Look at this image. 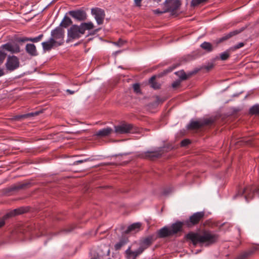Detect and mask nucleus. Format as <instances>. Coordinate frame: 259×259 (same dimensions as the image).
Here are the masks:
<instances>
[{"instance_id":"1","label":"nucleus","mask_w":259,"mask_h":259,"mask_svg":"<svg viewBox=\"0 0 259 259\" xmlns=\"http://www.w3.org/2000/svg\"><path fill=\"white\" fill-rule=\"evenodd\" d=\"M187 238L190 240L194 245L200 244L201 245L208 246L214 243L218 237L209 231H204L198 233H189L187 235Z\"/></svg>"},{"instance_id":"2","label":"nucleus","mask_w":259,"mask_h":259,"mask_svg":"<svg viewBox=\"0 0 259 259\" xmlns=\"http://www.w3.org/2000/svg\"><path fill=\"white\" fill-rule=\"evenodd\" d=\"M255 193L257 194L259 197V188H255L253 186L248 185L243 189L239 190L238 193L234 196V198L243 195L246 201L249 202L253 198Z\"/></svg>"},{"instance_id":"3","label":"nucleus","mask_w":259,"mask_h":259,"mask_svg":"<svg viewBox=\"0 0 259 259\" xmlns=\"http://www.w3.org/2000/svg\"><path fill=\"white\" fill-rule=\"evenodd\" d=\"M64 30L60 26L57 27L52 30L51 33V38L57 44V46H61L64 42Z\"/></svg>"},{"instance_id":"4","label":"nucleus","mask_w":259,"mask_h":259,"mask_svg":"<svg viewBox=\"0 0 259 259\" xmlns=\"http://www.w3.org/2000/svg\"><path fill=\"white\" fill-rule=\"evenodd\" d=\"M83 35L81 29L77 25H72L67 30V39L66 41L69 42L74 39L79 38Z\"/></svg>"},{"instance_id":"5","label":"nucleus","mask_w":259,"mask_h":259,"mask_svg":"<svg viewBox=\"0 0 259 259\" xmlns=\"http://www.w3.org/2000/svg\"><path fill=\"white\" fill-rule=\"evenodd\" d=\"M213 122L212 118H201L198 120H192L187 125L188 129H198L204 125L211 124Z\"/></svg>"},{"instance_id":"6","label":"nucleus","mask_w":259,"mask_h":259,"mask_svg":"<svg viewBox=\"0 0 259 259\" xmlns=\"http://www.w3.org/2000/svg\"><path fill=\"white\" fill-rule=\"evenodd\" d=\"M204 212L203 211L197 212L190 217L189 219L184 222V225L188 227L197 224L204 217Z\"/></svg>"},{"instance_id":"7","label":"nucleus","mask_w":259,"mask_h":259,"mask_svg":"<svg viewBox=\"0 0 259 259\" xmlns=\"http://www.w3.org/2000/svg\"><path fill=\"white\" fill-rule=\"evenodd\" d=\"M136 132L133 125L131 124H122L115 126V132L118 134L133 133Z\"/></svg>"},{"instance_id":"8","label":"nucleus","mask_w":259,"mask_h":259,"mask_svg":"<svg viewBox=\"0 0 259 259\" xmlns=\"http://www.w3.org/2000/svg\"><path fill=\"white\" fill-rule=\"evenodd\" d=\"M92 15L98 25L102 24L105 18V14L104 10L101 9L96 8L92 9Z\"/></svg>"},{"instance_id":"9","label":"nucleus","mask_w":259,"mask_h":259,"mask_svg":"<svg viewBox=\"0 0 259 259\" xmlns=\"http://www.w3.org/2000/svg\"><path fill=\"white\" fill-rule=\"evenodd\" d=\"M7 69L10 71H13L19 66V61L18 58L15 56H9L7 58L6 63Z\"/></svg>"},{"instance_id":"10","label":"nucleus","mask_w":259,"mask_h":259,"mask_svg":"<svg viewBox=\"0 0 259 259\" xmlns=\"http://www.w3.org/2000/svg\"><path fill=\"white\" fill-rule=\"evenodd\" d=\"M27 210L23 207L18 208L13 210L10 211L6 214L4 218L0 220V228L3 226L5 225V220L6 219L8 218L9 217L15 216L16 215L22 214L25 212H26Z\"/></svg>"},{"instance_id":"11","label":"nucleus","mask_w":259,"mask_h":259,"mask_svg":"<svg viewBox=\"0 0 259 259\" xmlns=\"http://www.w3.org/2000/svg\"><path fill=\"white\" fill-rule=\"evenodd\" d=\"M165 5L167 9L166 11H174L180 6L181 2L179 0H165Z\"/></svg>"},{"instance_id":"12","label":"nucleus","mask_w":259,"mask_h":259,"mask_svg":"<svg viewBox=\"0 0 259 259\" xmlns=\"http://www.w3.org/2000/svg\"><path fill=\"white\" fill-rule=\"evenodd\" d=\"M69 14L78 21H83L87 18L86 13L82 10L71 11L69 12Z\"/></svg>"},{"instance_id":"13","label":"nucleus","mask_w":259,"mask_h":259,"mask_svg":"<svg viewBox=\"0 0 259 259\" xmlns=\"http://www.w3.org/2000/svg\"><path fill=\"white\" fill-rule=\"evenodd\" d=\"M2 48L12 53H17L20 52L19 46L15 42H9L2 46Z\"/></svg>"},{"instance_id":"14","label":"nucleus","mask_w":259,"mask_h":259,"mask_svg":"<svg viewBox=\"0 0 259 259\" xmlns=\"http://www.w3.org/2000/svg\"><path fill=\"white\" fill-rule=\"evenodd\" d=\"M142 249L138 248L137 250L133 251L131 250V247H128L125 251L126 259H136L139 254L142 253Z\"/></svg>"},{"instance_id":"15","label":"nucleus","mask_w":259,"mask_h":259,"mask_svg":"<svg viewBox=\"0 0 259 259\" xmlns=\"http://www.w3.org/2000/svg\"><path fill=\"white\" fill-rule=\"evenodd\" d=\"M161 148H158L157 150L154 151H147L145 152L144 157L153 160L154 158L159 157L161 155Z\"/></svg>"},{"instance_id":"16","label":"nucleus","mask_w":259,"mask_h":259,"mask_svg":"<svg viewBox=\"0 0 259 259\" xmlns=\"http://www.w3.org/2000/svg\"><path fill=\"white\" fill-rule=\"evenodd\" d=\"M41 45L44 51L45 52L49 51L54 47L57 46V44L53 40V38H51V37L48 40L42 42L41 43Z\"/></svg>"},{"instance_id":"17","label":"nucleus","mask_w":259,"mask_h":259,"mask_svg":"<svg viewBox=\"0 0 259 259\" xmlns=\"http://www.w3.org/2000/svg\"><path fill=\"white\" fill-rule=\"evenodd\" d=\"M183 225H185L184 222H177L176 223L173 224L171 227H169V228H170V232L171 235H173L181 231Z\"/></svg>"},{"instance_id":"18","label":"nucleus","mask_w":259,"mask_h":259,"mask_svg":"<svg viewBox=\"0 0 259 259\" xmlns=\"http://www.w3.org/2000/svg\"><path fill=\"white\" fill-rule=\"evenodd\" d=\"M240 32H241V31H240V30H236L231 31V32H229V33L226 34L222 37L217 39L216 43L217 44H218L221 43L225 40H227V39H229L231 37L238 34Z\"/></svg>"},{"instance_id":"19","label":"nucleus","mask_w":259,"mask_h":259,"mask_svg":"<svg viewBox=\"0 0 259 259\" xmlns=\"http://www.w3.org/2000/svg\"><path fill=\"white\" fill-rule=\"evenodd\" d=\"M158 236L160 238H165L172 236L170 232V228L167 226L163 227L158 231Z\"/></svg>"},{"instance_id":"20","label":"nucleus","mask_w":259,"mask_h":259,"mask_svg":"<svg viewBox=\"0 0 259 259\" xmlns=\"http://www.w3.org/2000/svg\"><path fill=\"white\" fill-rule=\"evenodd\" d=\"M113 132V130L109 127L103 128L98 131L95 135L99 137H105L109 136Z\"/></svg>"},{"instance_id":"21","label":"nucleus","mask_w":259,"mask_h":259,"mask_svg":"<svg viewBox=\"0 0 259 259\" xmlns=\"http://www.w3.org/2000/svg\"><path fill=\"white\" fill-rule=\"evenodd\" d=\"M153 242V237L149 236L145 238L141 242V245L139 248H142V252L147 248H148Z\"/></svg>"},{"instance_id":"22","label":"nucleus","mask_w":259,"mask_h":259,"mask_svg":"<svg viewBox=\"0 0 259 259\" xmlns=\"http://www.w3.org/2000/svg\"><path fill=\"white\" fill-rule=\"evenodd\" d=\"M26 52L30 55L35 56L37 55V52L35 46L32 44H28L25 47Z\"/></svg>"},{"instance_id":"23","label":"nucleus","mask_w":259,"mask_h":259,"mask_svg":"<svg viewBox=\"0 0 259 259\" xmlns=\"http://www.w3.org/2000/svg\"><path fill=\"white\" fill-rule=\"evenodd\" d=\"M83 34L86 30H90L94 28V25L92 22L82 23L79 25Z\"/></svg>"},{"instance_id":"24","label":"nucleus","mask_w":259,"mask_h":259,"mask_svg":"<svg viewBox=\"0 0 259 259\" xmlns=\"http://www.w3.org/2000/svg\"><path fill=\"white\" fill-rule=\"evenodd\" d=\"M141 224L139 223H134L129 226L125 232L126 233H129L133 231H138L141 227Z\"/></svg>"},{"instance_id":"25","label":"nucleus","mask_w":259,"mask_h":259,"mask_svg":"<svg viewBox=\"0 0 259 259\" xmlns=\"http://www.w3.org/2000/svg\"><path fill=\"white\" fill-rule=\"evenodd\" d=\"M72 23V21L71 19L68 17L65 16L59 26L60 27H62L64 28H66L70 25Z\"/></svg>"},{"instance_id":"26","label":"nucleus","mask_w":259,"mask_h":259,"mask_svg":"<svg viewBox=\"0 0 259 259\" xmlns=\"http://www.w3.org/2000/svg\"><path fill=\"white\" fill-rule=\"evenodd\" d=\"M175 74L180 78L181 80H183L187 79V78L190 76L193 73H191L187 75L183 70H181L176 72Z\"/></svg>"},{"instance_id":"27","label":"nucleus","mask_w":259,"mask_h":259,"mask_svg":"<svg viewBox=\"0 0 259 259\" xmlns=\"http://www.w3.org/2000/svg\"><path fill=\"white\" fill-rule=\"evenodd\" d=\"M127 242V240L125 238L121 239L118 242L115 244L114 247L116 250L120 249L123 246L125 245Z\"/></svg>"},{"instance_id":"28","label":"nucleus","mask_w":259,"mask_h":259,"mask_svg":"<svg viewBox=\"0 0 259 259\" xmlns=\"http://www.w3.org/2000/svg\"><path fill=\"white\" fill-rule=\"evenodd\" d=\"M155 76H153L150 78V79L149 80V82L151 84L152 88H153L154 89H158L160 88V84L159 83H158L157 82H156L155 81Z\"/></svg>"},{"instance_id":"29","label":"nucleus","mask_w":259,"mask_h":259,"mask_svg":"<svg viewBox=\"0 0 259 259\" xmlns=\"http://www.w3.org/2000/svg\"><path fill=\"white\" fill-rule=\"evenodd\" d=\"M200 46L202 49L208 52H210L212 50V46L209 42L205 41L203 42Z\"/></svg>"},{"instance_id":"30","label":"nucleus","mask_w":259,"mask_h":259,"mask_svg":"<svg viewBox=\"0 0 259 259\" xmlns=\"http://www.w3.org/2000/svg\"><path fill=\"white\" fill-rule=\"evenodd\" d=\"M250 113L252 114H259V105H255L253 106L250 109Z\"/></svg>"},{"instance_id":"31","label":"nucleus","mask_w":259,"mask_h":259,"mask_svg":"<svg viewBox=\"0 0 259 259\" xmlns=\"http://www.w3.org/2000/svg\"><path fill=\"white\" fill-rule=\"evenodd\" d=\"M207 1V0H192L191 2V5L193 7H196L200 4L206 2Z\"/></svg>"},{"instance_id":"32","label":"nucleus","mask_w":259,"mask_h":259,"mask_svg":"<svg viewBox=\"0 0 259 259\" xmlns=\"http://www.w3.org/2000/svg\"><path fill=\"white\" fill-rule=\"evenodd\" d=\"M229 57L230 54L229 53V50L222 53L220 55V58L222 60H226L229 58Z\"/></svg>"},{"instance_id":"33","label":"nucleus","mask_w":259,"mask_h":259,"mask_svg":"<svg viewBox=\"0 0 259 259\" xmlns=\"http://www.w3.org/2000/svg\"><path fill=\"white\" fill-rule=\"evenodd\" d=\"M252 253V251L245 252L238 256L236 259H244L249 256Z\"/></svg>"},{"instance_id":"34","label":"nucleus","mask_w":259,"mask_h":259,"mask_svg":"<svg viewBox=\"0 0 259 259\" xmlns=\"http://www.w3.org/2000/svg\"><path fill=\"white\" fill-rule=\"evenodd\" d=\"M244 46V44L243 42H239V44L234 46V47L230 48L229 50L233 51L243 47Z\"/></svg>"},{"instance_id":"35","label":"nucleus","mask_w":259,"mask_h":259,"mask_svg":"<svg viewBox=\"0 0 259 259\" xmlns=\"http://www.w3.org/2000/svg\"><path fill=\"white\" fill-rule=\"evenodd\" d=\"M43 36H44L43 34H41L37 37H35L34 38L30 37V41L33 42H38L42 39V38L43 37Z\"/></svg>"},{"instance_id":"36","label":"nucleus","mask_w":259,"mask_h":259,"mask_svg":"<svg viewBox=\"0 0 259 259\" xmlns=\"http://www.w3.org/2000/svg\"><path fill=\"white\" fill-rule=\"evenodd\" d=\"M181 80L179 79V80H177L176 81H175L172 83V88H177L178 87H179L180 85V84H181Z\"/></svg>"},{"instance_id":"37","label":"nucleus","mask_w":259,"mask_h":259,"mask_svg":"<svg viewBox=\"0 0 259 259\" xmlns=\"http://www.w3.org/2000/svg\"><path fill=\"white\" fill-rule=\"evenodd\" d=\"M90 160V158H87V159H83V160H77V161H76L74 162L73 164L74 165H77L79 163H83V162H87V161H89Z\"/></svg>"},{"instance_id":"38","label":"nucleus","mask_w":259,"mask_h":259,"mask_svg":"<svg viewBox=\"0 0 259 259\" xmlns=\"http://www.w3.org/2000/svg\"><path fill=\"white\" fill-rule=\"evenodd\" d=\"M133 88H134L135 92H136V93H139L140 91V85L138 83L134 84L133 85Z\"/></svg>"},{"instance_id":"39","label":"nucleus","mask_w":259,"mask_h":259,"mask_svg":"<svg viewBox=\"0 0 259 259\" xmlns=\"http://www.w3.org/2000/svg\"><path fill=\"white\" fill-rule=\"evenodd\" d=\"M6 57V54L0 51V63H2Z\"/></svg>"},{"instance_id":"40","label":"nucleus","mask_w":259,"mask_h":259,"mask_svg":"<svg viewBox=\"0 0 259 259\" xmlns=\"http://www.w3.org/2000/svg\"><path fill=\"white\" fill-rule=\"evenodd\" d=\"M30 37H24L22 38H19L18 39V41L19 42H25L27 41H30Z\"/></svg>"},{"instance_id":"41","label":"nucleus","mask_w":259,"mask_h":259,"mask_svg":"<svg viewBox=\"0 0 259 259\" xmlns=\"http://www.w3.org/2000/svg\"><path fill=\"white\" fill-rule=\"evenodd\" d=\"M166 12H167V11H160L159 9H156V10H153V12L155 14H157V15L163 14V13H165Z\"/></svg>"},{"instance_id":"42","label":"nucleus","mask_w":259,"mask_h":259,"mask_svg":"<svg viewBox=\"0 0 259 259\" xmlns=\"http://www.w3.org/2000/svg\"><path fill=\"white\" fill-rule=\"evenodd\" d=\"M189 143H190V141L189 140L185 139V140H183L181 142V145L182 146H186L188 145Z\"/></svg>"},{"instance_id":"43","label":"nucleus","mask_w":259,"mask_h":259,"mask_svg":"<svg viewBox=\"0 0 259 259\" xmlns=\"http://www.w3.org/2000/svg\"><path fill=\"white\" fill-rule=\"evenodd\" d=\"M124 43V41L121 39H119L118 41L115 42L114 44L118 46H122L123 44Z\"/></svg>"},{"instance_id":"44","label":"nucleus","mask_w":259,"mask_h":259,"mask_svg":"<svg viewBox=\"0 0 259 259\" xmlns=\"http://www.w3.org/2000/svg\"><path fill=\"white\" fill-rule=\"evenodd\" d=\"M39 114V112H35L29 113L27 115H23V116L27 117V116H33L35 115H37Z\"/></svg>"},{"instance_id":"45","label":"nucleus","mask_w":259,"mask_h":259,"mask_svg":"<svg viewBox=\"0 0 259 259\" xmlns=\"http://www.w3.org/2000/svg\"><path fill=\"white\" fill-rule=\"evenodd\" d=\"M142 0H134V3L136 6L140 7Z\"/></svg>"},{"instance_id":"46","label":"nucleus","mask_w":259,"mask_h":259,"mask_svg":"<svg viewBox=\"0 0 259 259\" xmlns=\"http://www.w3.org/2000/svg\"><path fill=\"white\" fill-rule=\"evenodd\" d=\"M103 256L102 255H97V256H95L91 259H102Z\"/></svg>"},{"instance_id":"47","label":"nucleus","mask_w":259,"mask_h":259,"mask_svg":"<svg viewBox=\"0 0 259 259\" xmlns=\"http://www.w3.org/2000/svg\"><path fill=\"white\" fill-rule=\"evenodd\" d=\"M66 92L68 93V94H69L70 95H72L75 92L74 91H72V90H70L69 89H67L66 90Z\"/></svg>"},{"instance_id":"48","label":"nucleus","mask_w":259,"mask_h":259,"mask_svg":"<svg viewBox=\"0 0 259 259\" xmlns=\"http://www.w3.org/2000/svg\"><path fill=\"white\" fill-rule=\"evenodd\" d=\"M4 75V70L0 68V77Z\"/></svg>"},{"instance_id":"49","label":"nucleus","mask_w":259,"mask_h":259,"mask_svg":"<svg viewBox=\"0 0 259 259\" xmlns=\"http://www.w3.org/2000/svg\"><path fill=\"white\" fill-rule=\"evenodd\" d=\"M126 154H120V155H118V156H119V159L120 160H121V158L123 156V155H125Z\"/></svg>"},{"instance_id":"50","label":"nucleus","mask_w":259,"mask_h":259,"mask_svg":"<svg viewBox=\"0 0 259 259\" xmlns=\"http://www.w3.org/2000/svg\"><path fill=\"white\" fill-rule=\"evenodd\" d=\"M175 67H173L172 68H170L169 70H166V71L165 73H167V72H170V71H172V70L174 68H175Z\"/></svg>"},{"instance_id":"51","label":"nucleus","mask_w":259,"mask_h":259,"mask_svg":"<svg viewBox=\"0 0 259 259\" xmlns=\"http://www.w3.org/2000/svg\"><path fill=\"white\" fill-rule=\"evenodd\" d=\"M126 162H123V163H116V164H120V165H122V164H126Z\"/></svg>"},{"instance_id":"52","label":"nucleus","mask_w":259,"mask_h":259,"mask_svg":"<svg viewBox=\"0 0 259 259\" xmlns=\"http://www.w3.org/2000/svg\"><path fill=\"white\" fill-rule=\"evenodd\" d=\"M211 67H206V69H207V70H208V69H209Z\"/></svg>"},{"instance_id":"53","label":"nucleus","mask_w":259,"mask_h":259,"mask_svg":"<svg viewBox=\"0 0 259 259\" xmlns=\"http://www.w3.org/2000/svg\"><path fill=\"white\" fill-rule=\"evenodd\" d=\"M109 253V250L108 249L107 250V253L108 254Z\"/></svg>"},{"instance_id":"54","label":"nucleus","mask_w":259,"mask_h":259,"mask_svg":"<svg viewBox=\"0 0 259 259\" xmlns=\"http://www.w3.org/2000/svg\"><path fill=\"white\" fill-rule=\"evenodd\" d=\"M65 231H66V232H70V231H71V230H65Z\"/></svg>"},{"instance_id":"55","label":"nucleus","mask_w":259,"mask_h":259,"mask_svg":"<svg viewBox=\"0 0 259 259\" xmlns=\"http://www.w3.org/2000/svg\"><path fill=\"white\" fill-rule=\"evenodd\" d=\"M98 30H99V29H96V30H95V32H97V31H98Z\"/></svg>"}]
</instances>
